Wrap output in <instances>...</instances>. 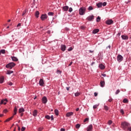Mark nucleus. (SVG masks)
I'll use <instances>...</instances> for the list:
<instances>
[{
    "mask_svg": "<svg viewBox=\"0 0 131 131\" xmlns=\"http://www.w3.org/2000/svg\"><path fill=\"white\" fill-rule=\"evenodd\" d=\"M120 113H121V114L122 115L124 114V112L123 111V110H120Z\"/></svg>",
    "mask_w": 131,
    "mask_h": 131,
    "instance_id": "nucleus-39",
    "label": "nucleus"
},
{
    "mask_svg": "<svg viewBox=\"0 0 131 131\" xmlns=\"http://www.w3.org/2000/svg\"><path fill=\"white\" fill-rule=\"evenodd\" d=\"M16 64L14 62H10L8 64H7L6 66V68H8L9 69H12L13 67H15Z\"/></svg>",
    "mask_w": 131,
    "mask_h": 131,
    "instance_id": "nucleus-3",
    "label": "nucleus"
},
{
    "mask_svg": "<svg viewBox=\"0 0 131 131\" xmlns=\"http://www.w3.org/2000/svg\"><path fill=\"white\" fill-rule=\"evenodd\" d=\"M13 118H14V116H12L11 117L6 119V120L5 121V122H8L10 120H12V119H13Z\"/></svg>",
    "mask_w": 131,
    "mask_h": 131,
    "instance_id": "nucleus-18",
    "label": "nucleus"
},
{
    "mask_svg": "<svg viewBox=\"0 0 131 131\" xmlns=\"http://www.w3.org/2000/svg\"><path fill=\"white\" fill-rule=\"evenodd\" d=\"M42 102L43 104H46L48 102V99L46 96H44L42 98Z\"/></svg>",
    "mask_w": 131,
    "mask_h": 131,
    "instance_id": "nucleus-9",
    "label": "nucleus"
},
{
    "mask_svg": "<svg viewBox=\"0 0 131 131\" xmlns=\"http://www.w3.org/2000/svg\"><path fill=\"white\" fill-rule=\"evenodd\" d=\"M73 49H72V47H70L69 49H68V52H71V51H72Z\"/></svg>",
    "mask_w": 131,
    "mask_h": 131,
    "instance_id": "nucleus-45",
    "label": "nucleus"
},
{
    "mask_svg": "<svg viewBox=\"0 0 131 131\" xmlns=\"http://www.w3.org/2000/svg\"><path fill=\"white\" fill-rule=\"evenodd\" d=\"M94 96H95V97H97V96H98V93L95 92L94 93Z\"/></svg>",
    "mask_w": 131,
    "mask_h": 131,
    "instance_id": "nucleus-53",
    "label": "nucleus"
},
{
    "mask_svg": "<svg viewBox=\"0 0 131 131\" xmlns=\"http://www.w3.org/2000/svg\"><path fill=\"white\" fill-rule=\"evenodd\" d=\"M11 59L12 60V61H14L15 62H17L18 61V58H17V57H12Z\"/></svg>",
    "mask_w": 131,
    "mask_h": 131,
    "instance_id": "nucleus-16",
    "label": "nucleus"
},
{
    "mask_svg": "<svg viewBox=\"0 0 131 131\" xmlns=\"http://www.w3.org/2000/svg\"><path fill=\"white\" fill-rule=\"evenodd\" d=\"M4 113H7V112H8V110H5L4 111Z\"/></svg>",
    "mask_w": 131,
    "mask_h": 131,
    "instance_id": "nucleus-57",
    "label": "nucleus"
},
{
    "mask_svg": "<svg viewBox=\"0 0 131 131\" xmlns=\"http://www.w3.org/2000/svg\"><path fill=\"white\" fill-rule=\"evenodd\" d=\"M106 24L107 25H111V24H113V21L112 19H108L105 21Z\"/></svg>",
    "mask_w": 131,
    "mask_h": 131,
    "instance_id": "nucleus-8",
    "label": "nucleus"
},
{
    "mask_svg": "<svg viewBox=\"0 0 131 131\" xmlns=\"http://www.w3.org/2000/svg\"><path fill=\"white\" fill-rule=\"evenodd\" d=\"M112 100H113L112 98L108 99V102H112Z\"/></svg>",
    "mask_w": 131,
    "mask_h": 131,
    "instance_id": "nucleus-55",
    "label": "nucleus"
},
{
    "mask_svg": "<svg viewBox=\"0 0 131 131\" xmlns=\"http://www.w3.org/2000/svg\"><path fill=\"white\" fill-rule=\"evenodd\" d=\"M45 118L47 119H51V117H50V116L49 115H47L45 116Z\"/></svg>",
    "mask_w": 131,
    "mask_h": 131,
    "instance_id": "nucleus-37",
    "label": "nucleus"
},
{
    "mask_svg": "<svg viewBox=\"0 0 131 131\" xmlns=\"http://www.w3.org/2000/svg\"><path fill=\"white\" fill-rule=\"evenodd\" d=\"M39 84V85H40L41 86H43L45 84V81H43V79H40Z\"/></svg>",
    "mask_w": 131,
    "mask_h": 131,
    "instance_id": "nucleus-6",
    "label": "nucleus"
},
{
    "mask_svg": "<svg viewBox=\"0 0 131 131\" xmlns=\"http://www.w3.org/2000/svg\"><path fill=\"white\" fill-rule=\"evenodd\" d=\"M100 86L101 88H104V86H105V81H100Z\"/></svg>",
    "mask_w": 131,
    "mask_h": 131,
    "instance_id": "nucleus-15",
    "label": "nucleus"
},
{
    "mask_svg": "<svg viewBox=\"0 0 131 131\" xmlns=\"http://www.w3.org/2000/svg\"><path fill=\"white\" fill-rule=\"evenodd\" d=\"M93 7L92 6H90L89 8H88V10L89 11H92V10H93Z\"/></svg>",
    "mask_w": 131,
    "mask_h": 131,
    "instance_id": "nucleus-38",
    "label": "nucleus"
},
{
    "mask_svg": "<svg viewBox=\"0 0 131 131\" xmlns=\"http://www.w3.org/2000/svg\"><path fill=\"white\" fill-rule=\"evenodd\" d=\"M25 129H26V128L25 127H22L21 129V131H24V130H25Z\"/></svg>",
    "mask_w": 131,
    "mask_h": 131,
    "instance_id": "nucleus-42",
    "label": "nucleus"
},
{
    "mask_svg": "<svg viewBox=\"0 0 131 131\" xmlns=\"http://www.w3.org/2000/svg\"><path fill=\"white\" fill-rule=\"evenodd\" d=\"M104 109L105 110V111H108V110H109V107L106 105H104Z\"/></svg>",
    "mask_w": 131,
    "mask_h": 131,
    "instance_id": "nucleus-25",
    "label": "nucleus"
},
{
    "mask_svg": "<svg viewBox=\"0 0 131 131\" xmlns=\"http://www.w3.org/2000/svg\"><path fill=\"white\" fill-rule=\"evenodd\" d=\"M90 53H93L94 52V51H92V50H89Z\"/></svg>",
    "mask_w": 131,
    "mask_h": 131,
    "instance_id": "nucleus-63",
    "label": "nucleus"
},
{
    "mask_svg": "<svg viewBox=\"0 0 131 131\" xmlns=\"http://www.w3.org/2000/svg\"><path fill=\"white\" fill-rule=\"evenodd\" d=\"M80 95V93L79 92H77L75 94V97H78Z\"/></svg>",
    "mask_w": 131,
    "mask_h": 131,
    "instance_id": "nucleus-30",
    "label": "nucleus"
},
{
    "mask_svg": "<svg viewBox=\"0 0 131 131\" xmlns=\"http://www.w3.org/2000/svg\"><path fill=\"white\" fill-rule=\"evenodd\" d=\"M73 115V112H69L66 114L67 117H70V116H72Z\"/></svg>",
    "mask_w": 131,
    "mask_h": 131,
    "instance_id": "nucleus-12",
    "label": "nucleus"
},
{
    "mask_svg": "<svg viewBox=\"0 0 131 131\" xmlns=\"http://www.w3.org/2000/svg\"><path fill=\"white\" fill-rule=\"evenodd\" d=\"M25 14H26V10H25L23 11V13L22 14V16H24V15H25Z\"/></svg>",
    "mask_w": 131,
    "mask_h": 131,
    "instance_id": "nucleus-43",
    "label": "nucleus"
},
{
    "mask_svg": "<svg viewBox=\"0 0 131 131\" xmlns=\"http://www.w3.org/2000/svg\"><path fill=\"white\" fill-rule=\"evenodd\" d=\"M99 68H100V69H104L105 68V67L104 66V65L101 64L99 65Z\"/></svg>",
    "mask_w": 131,
    "mask_h": 131,
    "instance_id": "nucleus-28",
    "label": "nucleus"
},
{
    "mask_svg": "<svg viewBox=\"0 0 131 131\" xmlns=\"http://www.w3.org/2000/svg\"><path fill=\"white\" fill-rule=\"evenodd\" d=\"M108 125H111L112 124V121L109 120L107 122Z\"/></svg>",
    "mask_w": 131,
    "mask_h": 131,
    "instance_id": "nucleus-36",
    "label": "nucleus"
},
{
    "mask_svg": "<svg viewBox=\"0 0 131 131\" xmlns=\"http://www.w3.org/2000/svg\"><path fill=\"white\" fill-rule=\"evenodd\" d=\"M106 5H107V3H106V2H104L102 4V6H103V7H105V6H106Z\"/></svg>",
    "mask_w": 131,
    "mask_h": 131,
    "instance_id": "nucleus-50",
    "label": "nucleus"
},
{
    "mask_svg": "<svg viewBox=\"0 0 131 131\" xmlns=\"http://www.w3.org/2000/svg\"><path fill=\"white\" fill-rule=\"evenodd\" d=\"M60 131H65V129L62 128L60 129Z\"/></svg>",
    "mask_w": 131,
    "mask_h": 131,
    "instance_id": "nucleus-56",
    "label": "nucleus"
},
{
    "mask_svg": "<svg viewBox=\"0 0 131 131\" xmlns=\"http://www.w3.org/2000/svg\"><path fill=\"white\" fill-rule=\"evenodd\" d=\"M8 84L9 85H13V83H12V82H9Z\"/></svg>",
    "mask_w": 131,
    "mask_h": 131,
    "instance_id": "nucleus-49",
    "label": "nucleus"
},
{
    "mask_svg": "<svg viewBox=\"0 0 131 131\" xmlns=\"http://www.w3.org/2000/svg\"><path fill=\"white\" fill-rule=\"evenodd\" d=\"M101 75L103 76V77H106V74H101Z\"/></svg>",
    "mask_w": 131,
    "mask_h": 131,
    "instance_id": "nucleus-52",
    "label": "nucleus"
},
{
    "mask_svg": "<svg viewBox=\"0 0 131 131\" xmlns=\"http://www.w3.org/2000/svg\"><path fill=\"white\" fill-rule=\"evenodd\" d=\"M100 20H101V17L100 16H98L97 18V22H100Z\"/></svg>",
    "mask_w": 131,
    "mask_h": 131,
    "instance_id": "nucleus-33",
    "label": "nucleus"
},
{
    "mask_svg": "<svg viewBox=\"0 0 131 131\" xmlns=\"http://www.w3.org/2000/svg\"><path fill=\"white\" fill-rule=\"evenodd\" d=\"M42 129H43V128L42 127H39L38 128V131H41V130H42Z\"/></svg>",
    "mask_w": 131,
    "mask_h": 131,
    "instance_id": "nucleus-41",
    "label": "nucleus"
},
{
    "mask_svg": "<svg viewBox=\"0 0 131 131\" xmlns=\"http://www.w3.org/2000/svg\"><path fill=\"white\" fill-rule=\"evenodd\" d=\"M123 57H122L121 56V55L119 54L117 56V61H118V62H121V61H123Z\"/></svg>",
    "mask_w": 131,
    "mask_h": 131,
    "instance_id": "nucleus-4",
    "label": "nucleus"
},
{
    "mask_svg": "<svg viewBox=\"0 0 131 131\" xmlns=\"http://www.w3.org/2000/svg\"><path fill=\"white\" fill-rule=\"evenodd\" d=\"M121 37H122V39H128V36H127L122 35Z\"/></svg>",
    "mask_w": 131,
    "mask_h": 131,
    "instance_id": "nucleus-19",
    "label": "nucleus"
},
{
    "mask_svg": "<svg viewBox=\"0 0 131 131\" xmlns=\"http://www.w3.org/2000/svg\"><path fill=\"white\" fill-rule=\"evenodd\" d=\"M86 8L84 7L80 8L79 10V14L81 15H84L85 14Z\"/></svg>",
    "mask_w": 131,
    "mask_h": 131,
    "instance_id": "nucleus-2",
    "label": "nucleus"
},
{
    "mask_svg": "<svg viewBox=\"0 0 131 131\" xmlns=\"http://www.w3.org/2000/svg\"><path fill=\"white\" fill-rule=\"evenodd\" d=\"M17 107L15 106L14 108V112H17Z\"/></svg>",
    "mask_w": 131,
    "mask_h": 131,
    "instance_id": "nucleus-47",
    "label": "nucleus"
},
{
    "mask_svg": "<svg viewBox=\"0 0 131 131\" xmlns=\"http://www.w3.org/2000/svg\"><path fill=\"white\" fill-rule=\"evenodd\" d=\"M14 73V72L12 71L8 70L7 71V73L6 74L9 75L10 74H11V73Z\"/></svg>",
    "mask_w": 131,
    "mask_h": 131,
    "instance_id": "nucleus-24",
    "label": "nucleus"
},
{
    "mask_svg": "<svg viewBox=\"0 0 131 131\" xmlns=\"http://www.w3.org/2000/svg\"><path fill=\"white\" fill-rule=\"evenodd\" d=\"M0 104L1 105L3 104H4V105H6V104H7V101H4V100H1Z\"/></svg>",
    "mask_w": 131,
    "mask_h": 131,
    "instance_id": "nucleus-26",
    "label": "nucleus"
},
{
    "mask_svg": "<svg viewBox=\"0 0 131 131\" xmlns=\"http://www.w3.org/2000/svg\"><path fill=\"white\" fill-rule=\"evenodd\" d=\"M93 129V125L91 124L87 127V131H91Z\"/></svg>",
    "mask_w": 131,
    "mask_h": 131,
    "instance_id": "nucleus-11",
    "label": "nucleus"
},
{
    "mask_svg": "<svg viewBox=\"0 0 131 131\" xmlns=\"http://www.w3.org/2000/svg\"><path fill=\"white\" fill-rule=\"evenodd\" d=\"M123 103H128V100H127V99L125 98L124 99V100H123Z\"/></svg>",
    "mask_w": 131,
    "mask_h": 131,
    "instance_id": "nucleus-31",
    "label": "nucleus"
},
{
    "mask_svg": "<svg viewBox=\"0 0 131 131\" xmlns=\"http://www.w3.org/2000/svg\"><path fill=\"white\" fill-rule=\"evenodd\" d=\"M81 29H82V30H84L85 29V27L83 26H81Z\"/></svg>",
    "mask_w": 131,
    "mask_h": 131,
    "instance_id": "nucleus-48",
    "label": "nucleus"
},
{
    "mask_svg": "<svg viewBox=\"0 0 131 131\" xmlns=\"http://www.w3.org/2000/svg\"><path fill=\"white\" fill-rule=\"evenodd\" d=\"M79 127H80V125L79 124H77L76 125V128H79Z\"/></svg>",
    "mask_w": 131,
    "mask_h": 131,
    "instance_id": "nucleus-34",
    "label": "nucleus"
},
{
    "mask_svg": "<svg viewBox=\"0 0 131 131\" xmlns=\"http://www.w3.org/2000/svg\"><path fill=\"white\" fill-rule=\"evenodd\" d=\"M86 121H89V118H86L84 120V122H86Z\"/></svg>",
    "mask_w": 131,
    "mask_h": 131,
    "instance_id": "nucleus-44",
    "label": "nucleus"
},
{
    "mask_svg": "<svg viewBox=\"0 0 131 131\" xmlns=\"http://www.w3.org/2000/svg\"><path fill=\"white\" fill-rule=\"evenodd\" d=\"M72 11H73V9H72V8H70L69 9V12H70V13H71Z\"/></svg>",
    "mask_w": 131,
    "mask_h": 131,
    "instance_id": "nucleus-40",
    "label": "nucleus"
},
{
    "mask_svg": "<svg viewBox=\"0 0 131 131\" xmlns=\"http://www.w3.org/2000/svg\"><path fill=\"white\" fill-rule=\"evenodd\" d=\"M57 73H58V74H61V71L57 70Z\"/></svg>",
    "mask_w": 131,
    "mask_h": 131,
    "instance_id": "nucleus-51",
    "label": "nucleus"
},
{
    "mask_svg": "<svg viewBox=\"0 0 131 131\" xmlns=\"http://www.w3.org/2000/svg\"><path fill=\"white\" fill-rule=\"evenodd\" d=\"M68 9H69V7L67 6H64L63 7V11H68Z\"/></svg>",
    "mask_w": 131,
    "mask_h": 131,
    "instance_id": "nucleus-20",
    "label": "nucleus"
},
{
    "mask_svg": "<svg viewBox=\"0 0 131 131\" xmlns=\"http://www.w3.org/2000/svg\"><path fill=\"white\" fill-rule=\"evenodd\" d=\"M98 107V105H95L93 106V109H97Z\"/></svg>",
    "mask_w": 131,
    "mask_h": 131,
    "instance_id": "nucleus-46",
    "label": "nucleus"
},
{
    "mask_svg": "<svg viewBox=\"0 0 131 131\" xmlns=\"http://www.w3.org/2000/svg\"><path fill=\"white\" fill-rule=\"evenodd\" d=\"M94 19V15L92 16H89L86 18V19L88 20V21H92Z\"/></svg>",
    "mask_w": 131,
    "mask_h": 131,
    "instance_id": "nucleus-10",
    "label": "nucleus"
},
{
    "mask_svg": "<svg viewBox=\"0 0 131 131\" xmlns=\"http://www.w3.org/2000/svg\"><path fill=\"white\" fill-rule=\"evenodd\" d=\"M121 127L124 129V130H129L131 131V127L130 126V124L129 123H127L126 122H122L121 124Z\"/></svg>",
    "mask_w": 131,
    "mask_h": 131,
    "instance_id": "nucleus-1",
    "label": "nucleus"
},
{
    "mask_svg": "<svg viewBox=\"0 0 131 131\" xmlns=\"http://www.w3.org/2000/svg\"><path fill=\"white\" fill-rule=\"evenodd\" d=\"M54 112L55 115L57 116L59 115V111L58 110H55Z\"/></svg>",
    "mask_w": 131,
    "mask_h": 131,
    "instance_id": "nucleus-27",
    "label": "nucleus"
},
{
    "mask_svg": "<svg viewBox=\"0 0 131 131\" xmlns=\"http://www.w3.org/2000/svg\"><path fill=\"white\" fill-rule=\"evenodd\" d=\"M21 130V128L20 127H18V130L20 131Z\"/></svg>",
    "mask_w": 131,
    "mask_h": 131,
    "instance_id": "nucleus-60",
    "label": "nucleus"
},
{
    "mask_svg": "<svg viewBox=\"0 0 131 131\" xmlns=\"http://www.w3.org/2000/svg\"><path fill=\"white\" fill-rule=\"evenodd\" d=\"M17 114V112H14L13 116L14 115H16Z\"/></svg>",
    "mask_w": 131,
    "mask_h": 131,
    "instance_id": "nucleus-62",
    "label": "nucleus"
},
{
    "mask_svg": "<svg viewBox=\"0 0 131 131\" xmlns=\"http://www.w3.org/2000/svg\"><path fill=\"white\" fill-rule=\"evenodd\" d=\"M73 63V62H71L69 64V66H71V65H72Z\"/></svg>",
    "mask_w": 131,
    "mask_h": 131,
    "instance_id": "nucleus-58",
    "label": "nucleus"
},
{
    "mask_svg": "<svg viewBox=\"0 0 131 131\" xmlns=\"http://www.w3.org/2000/svg\"><path fill=\"white\" fill-rule=\"evenodd\" d=\"M60 50L62 52H65L66 50V45H61V46H60Z\"/></svg>",
    "mask_w": 131,
    "mask_h": 131,
    "instance_id": "nucleus-7",
    "label": "nucleus"
},
{
    "mask_svg": "<svg viewBox=\"0 0 131 131\" xmlns=\"http://www.w3.org/2000/svg\"><path fill=\"white\" fill-rule=\"evenodd\" d=\"M20 26H21V24H18L17 26V27H19Z\"/></svg>",
    "mask_w": 131,
    "mask_h": 131,
    "instance_id": "nucleus-59",
    "label": "nucleus"
},
{
    "mask_svg": "<svg viewBox=\"0 0 131 131\" xmlns=\"http://www.w3.org/2000/svg\"><path fill=\"white\" fill-rule=\"evenodd\" d=\"M119 93H120V90H119V89H118L115 92V95H118V94H119Z\"/></svg>",
    "mask_w": 131,
    "mask_h": 131,
    "instance_id": "nucleus-32",
    "label": "nucleus"
},
{
    "mask_svg": "<svg viewBox=\"0 0 131 131\" xmlns=\"http://www.w3.org/2000/svg\"><path fill=\"white\" fill-rule=\"evenodd\" d=\"M99 31H100V30H99V29H95L92 32L94 34H96V33H98Z\"/></svg>",
    "mask_w": 131,
    "mask_h": 131,
    "instance_id": "nucleus-14",
    "label": "nucleus"
},
{
    "mask_svg": "<svg viewBox=\"0 0 131 131\" xmlns=\"http://www.w3.org/2000/svg\"><path fill=\"white\" fill-rule=\"evenodd\" d=\"M50 118H51V120H54V117L53 116H51Z\"/></svg>",
    "mask_w": 131,
    "mask_h": 131,
    "instance_id": "nucleus-54",
    "label": "nucleus"
},
{
    "mask_svg": "<svg viewBox=\"0 0 131 131\" xmlns=\"http://www.w3.org/2000/svg\"><path fill=\"white\" fill-rule=\"evenodd\" d=\"M102 6H103V4H102V3H99L97 4V8H101Z\"/></svg>",
    "mask_w": 131,
    "mask_h": 131,
    "instance_id": "nucleus-22",
    "label": "nucleus"
},
{
    "mask_svg": "<svg viewBox=\"0 0 131 131\" xmlns=\"http://www.w3.org/2000/svg\"><path fill=\"white\" fill-rule=\"evenodd\" d=\"M40 19L42 20V21H45L46 19H48V15H47V14H42L40 17Z\"/></svg>",
    "mask_w": 131,
    "mask_h": 131,
    "instance_id": "nucleus-5",
    "label": "nucleus"
},
{
    "mask_svg": "<svg viewBox=\"0 0 131 131\" xmlns=\"http://www.w3.org/2000/svg\"><path fill=\"white\" fill-rule=\"evenodd\" d=\"M66 89H67V91H69V88L67 87Z\"/></svg>",
    "mask_w": 131,
    "mask_h": 131,
    "instance_id": "nucleus-64",
    "label": "nucleus"
},
{
    "mask_svg": "<svg viewBox=\"0 0 131 131\" xmlns=\"http://www.w3.org/2000/svg\"><path fill=\"white\" fill-rule=\"evenodd\" d=\"M35 17H36L37 18H38L39 16V12L38 11H36L35 14Z\"/></svg>",
    "mask_w": 131,
    "mask_h": 131,
    "instance_id": "nucleus-23",
    "label": "nucleus"
},
{
    "mask_svg": "<svg viewBox=\"0 0 131 131\" xmlns=\"http://www.w3.org/2000/svg\"><path fill=\"white\" fill-rule=\"evenodd\" d=\"M33 116H34V117H35L36 116H37V110H35L33 112Z\"/></svg>",
    "mask_w": 131,
    "mask_h": 131,
    "instance_id": "nucleus-13",
    "label": "nucleus"
},
{
    "mask_svg": "<svg viewBox=\"0 0 131 131\" xmlns=\"http://www.w3.org/2000/svg\"><path fill=\"white\" fill-rule=\"evenodd\" d=\"M48 15L49 16H53V15H54V13H53V12H49V13H48Z\"/></svg>",
    "mask_w": 131,
    "mask_h": 131,
    "instance_id": "nucleus-35",
    "label": "nucleus"
},
{
    "mask_svg": "<svg viewBox=\"0 0 131 131\" xmlns=\"http://www.w3.org/2000/svg\"><path fill=\"white\" fill-rule=\"evenodd\" d=\"M24 111H25V110L23 108H20L18 110L19 113H22V112H24Z\"/></svg>",
    "mask_w": 131,
    "mask_h": 131,
    "instance_id": "nucleus-21",
    "label": "nucleus"
},
{
    "mask_svg": "<svg viewBox=\"0 0 131 131\" xmlns=\"http://www.w3.org/2000/svg\"><path fill=\"white\" fill-rule=\"evenodd\" d=\"M0 53H1V54H5V53H6V50H5V49L1 50L0 51Z\"/></svg>",
    "mask_w": 131,
    "mask_h": 131,
    "instance_id": "nucleus-29",
    "label": "nucleus"
},
{
    "mask_svg": "<svg viewBox=\"0 0 131 131\" xmlns=\"http://www.w3.org/2000/svg\"><path fill=\"white\" fill-rule=\"evenodd\" d=\"M5 81V77H0V83H3L4 81Z\"/></svg>",
    "mask_w": 131,
    "mask_h": 131,
    "instance_id": "nucleus-17",
    "label": "nucleus"
},
{
    "mask_svg": "<svg viewBox=\"0 0 131 131\" xmlns=\"http://www.w3.org/2000/svg\"><path fill=\"white\" fill-rule=\"evenodd\" d=\"M76 111H79V108H77L76 109Z\"/></svg>",
    "mask_w": 131,
    "mask_h": 131,
    "instance_id": "nucleus-61",
    "label": "nucleus"
}]
</instances>
